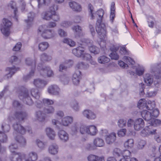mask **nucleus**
<instances>
[{
  "mask_svg": "<svg viewBox=\"0 0 161 161\" xmlns=\"http://www.w3.org/2000/svg\"><path fill=\"white\" fill-rule=\"evenodd\" d=\"M35 116L37 119L40 121L42 122L45 120V114L42 111H36Z\"/></svg>",
  "mask_w": 161,
  "mask_h": 161,
  "instance_id": "nucleus-26",
  "label": "nucleus"
},
{
  "mask_svg": "<svg viewBox=\"0 0 161 161\" xmlns=\"http://www.w3.org/2000/svg\"><path fill=\"white\" fill-rule=\"evenodd\" d=\"M72 28L73 31L76 33V34L78 35V36H76V38H79L80 36H83L84 35V34L82 31L81 27L79 26L76 25L74 26Z\"/></svg>",
  "mask_w": 161,
  "mask_h": 161,
  "instance_id": "nucleus-27",
  "label": "nucleus"
},
{
  "mask_svg": "<svg viewBox=\"0 0 161 161\" xmlns=\"http://www.w3.org/2000/svg\"><path fill=\"white\" fill-rule=\"evenodd\" d=\"M3 24L0 28L1 31L3 35L5 36H8L10 33V28L12 23L8 20L6 19H3Z\"/></svg>",
  "mask_w": 161,
  "mask_h": 161,
  "instance_id": "nucleus-7",
  "label": "nucleus"
},
{
  "mask_svg": "<svg viewBox=\"0 0 161 161\" xmlns=\"http://www.w3.org/2000/svg\"><path fill=\"white\" fill-rule=\"evenodd\" d=\"M2 128L4 132H7L10 130V127L8 124H6L5 123H3L2 125Z\"/></svg>",
  "mask_w": 161,
  "mask_h": 161,
  "instance_id": "nucleus-53",
  "label": "nucleus"
},
{
  "mask_svg": "<svg viewBox=\"0 0 161 161\" xmlns=\"http://www.w3.org/2000/svg\"><path fill=\"white\" fill-rule=\"evenodd\" d=\"M113 154L115 157H119L122 154V152L120 149L115 148L114 149Z\"/></svg>",
  "mask_w": 161,
  "mask_h": 161,
  "instance_id": "nucleus-62",
  "label": "nucleus"
},
{
  "mask_svg": "<svg viewBox=\"0 0 161 161\" xmlns=\"http://www.w3.org/2000/svg\"><path fill=\"white\" fill-rule=\"evenodd\" d=\"M49 46L48 43L44 42L40 43L38 45V49L41 51H43L46 50Z\"/></svg>",
  "mask_w": 161,
  "mask_h": 161,
  "instance_id": "nucleus-33",
  "label": "nucleus"
},
{
  "mask_svg": "<svg viewBox=\"0 0 161 161\" xmlns=\"http://www.w3.org/2000/svg\"><path fill=\"white\" fill-rule=\"evenodd\" d=\"M46 132L47 136L50 139H54L56 134L53 129L50 127L47 128L46 129Z\"/></svg>",
  "mask_w": 161,
  "mask_h": 161,
  "instance_id": "nucleus-28",
  "label": "nucleus"
},
{
  "mask_svg": "<svg viewBox=\"0 0 161 161\" xmlns=\"http://www.w3.org/2000/svg\"><path fill=\"white\" fill-rule=\"evenodd\" d=\"M60 89L56 85H52L49 86L47 89L48 93L51 95L58 96L59 94Z\"/></svg>",
  "mask_w": 161,
  "mask_h": 161,
  "instance_id": "nucleus-11",
  "label": "nucleus"
},
{
  "mask_svg": "<svg viewBox=\"0 0 161 161\" xmlns=\"http://www.w3.org/2000/svg\"><path fill=\"white\" fill-rule=\"evenodd\" d=\"M79 40H80L81 43L83 44H86L89 46L91 45L92 44L93 42V41L91 40H90L88 39H86L84 38H79Z\"/></svg>",
  "mask_w": 161,
  "mask_h": 161,
  "instance_id": "nucleus-46",
  "label": "nucleus"
},
{
  "mask_svg": "<svg viewBox=\"0 0 161 161\" xmlns=\"http://www.w3.org/2000/svg\"><path fill=\"white\" fill-rule=\"evenodd\" d=\"M132 68L135 69L136 73V74L139 76L142 75L144 72V69L143 68H141L140 67H137L136 66H133Z\"/></svg>",
  "mask_w": 161,
  "mask_h": 161,
  "instance_id": "nucleus-41",
  "label": "nucleus"
},
{
  "mask_svg": "<svg viewBox=\"0 0 161 161\" xmlns=\"http://www.w3.org/2000/svg\"><path fill=\"white\" fill-rule=\"evenodd\" d=\"M88 67L87 65H85L82 62L78 63L76 66V67L78 69H84Z\"/></svg>",
  "mask_w": 161,
  "mask_h": 161,
  "instance_id": "nucleus-58",
  "label": "nucleus"
},
{
  "mask_svg": "<svg viewBox=\"0 0 161 161\" xmlns=\"http://www.w3.org/2000/svg\"><path fill=\"white\" fill-rule=\"evenodd\" d=\"M36 143L38 147L41 149H43L45 146V144L39 139L36 140Z\"/></svg>",
  "mask_w": 161,
  "mask_h": 161,
  "instance_id": "nucleus-51",
  "label": "nucleus"
},
{
  "mask_svg": "<svg viewBox=\"0 0 161 161\" xmlns=\"http://www.w3.org/2000/svg\"><path fill=\"white\" fill-rule=\"evenodd\" d=\"M141 135L143 136H148L150 135L147 126L143 130L141 131Z\"/></svg>",
  "mask_w": 161,
  "mask_h": 161,
  "instance_id": "nucleus-60",
  "label": "nucleus"
},
{
  "mask_svg": "<svg viewBox=\"0 0 161 161\" xmlns=\"http://www.w3.org/2000/svg\"><path fill=\"white\" fill-rule=\"evenodd\" d=\"M42 101L43 102V103H42V105L40 108L43 106V104L45 105H49L53 104L54 103L53 101L52 100L49 99H44L42 100Z\"/></svg>",
  "mask_w": 161,
  "mask_h": 161,
  "instance_id": "nucleus-55",
  "label": "nucleus"
},
{
  "mask_svg": "<svg viewBox=\"0 0 161 161\" xmlns=\"http://www.w3.org/2000/svg\"><path fill=\"white\" fill-rule=\"evenodd\" d=\"M151 71L155 80L154 81V85L157 87H158L161 83L160 79H161V64L157 65H154L152 67Z\"/></svg>",
  "mask_w": 161,
  "mask_h": 161,
  "instance_id": "nucleus-5",
  "label": "nucleus"
},
{
  "mask_svg": "<svg viewBox=\"0 0 161 161\" xmlns=\"http://www.w3.org/2000/svg\"><path fill=\"white\" fill-rule=\"evenodd\" d=\"M58 136L60 139L63 142H67L69 139L68 134L63 130H60L58 132Z\"/></svg>",
  "mask_w": 161,
  "mask_h": 161,
  "instance_id": "nucleus-15",
  "label": "nucleus"
},
{
  "mask_svg": "<svg viewBox=\"0 0 161 161\" xmlns=\"http://www.w3.org/2000/svg\"><path fill=\"white\" fill-rule=\"evenodd\" d=\"M145 82L148 86H150L153 82L152 76L149 74H146L144 77Z\"/></svg>",
  "mask_w": 161,
  "mask_h": 161,
  "instance_id": "nucleus-30",
  "label": "nucleus"
},
{
  "mask_svg": "<svg viewBox=\"0 0 161 161\" xmlns=\"http://www.w3.org/2000/svg\"><path fill=\"white\" fill-rule=\"evenodd\" d=\"M119 48V47L116 46H113L111 47L110 50L112 52L109 55V56L112 59L117 60L119 58V56L116 52Z\"/></svg>",
  "mask_w": 161,
  "mask_h": 161,
  "instance_id": "nucleus-16",
  "label": "nucleus"
},
{
  "mask_svg": "<svg viewBox=\"0 0 161 161\" xmlns=\"http://www.w3.org/2000/svg\"><path fill=\"white\" fill-rule=\"evenodd\" d=\"M58 146L56 144L53 143L49 146L48 151L50 154L55 155L58 153Z\"/></svg>",
  "mask_w": 161,
  "mask_h": 161,
  "instance_id": "nucleus-24",
  "label": "nucleus"
},
{
  "mask_svg": "<svg viewBox=\"0 0 161 161\" xmlns=\"http://www.w3.org/2000/svg\"><path fill=\"white\" fill-rule=\"evenodd\" d=\"M35 17V14L32 12L29 13L28 15V19L25 20V22L29 26H31L33 24L34 18Z\"/></svg>",
  "mask_w": 161,
  "mask_h": 161,
  "instance_id": "nucleus-23",
  "label": "nucleus"
},
{
  "mask_svg": "<svg viewBox=\"0 0 161 161\" xmlns=\"http://www.w3.org/2000/svg\"><path fill=\"white\" fill-rule=\"evenodd\" d=\"M69 5L70 8L74 11L80 12L82 10V8L81 5L75 2H70L69 3Z\"/></svg>",
  "mask_w": 161,
  "mask_h": 161,
  "instance_id": "nucleus-18",
  "label": "nucleus"
},
{
  "mask_svg": "<svg viewBox=\"0 0 161 161\" xmlns=\"http://www.w3.org/2000/svg\"><path fill=\"white\" fill-rule=\"evenodd\" d=\"M96 30L99 36L101 41L99 44L101 47L104 48L106 47V43L103 40L106 37V31L105 24L101 23V19L98 20L96 24Z\"/></svg>",
  "mask_w": 161,
  "mask_h": 161,
  "instance_id": "nucleus-2",
  "label": "nucleus"
},
{
  "mask_svg": "<svg viewBox=\"0 0 161 161\" xmlns=\"http://www.w3.org/2000/svg\"><path fill=\"white\" fill-rule=\"evenodd\" d=\"M33 83L36 87L39 88H42L44 87L47 84V82L41 79H37L34 80Z\"/></svg>",
  "mask_w": 161,
  "mask_h": 161,
  "instance_id": "nucleus-17",
  "label": "nucleus"
},
{
  "mask_svg": "<svg viewBox=\"0 0 161 161\" xmlns=\"http://www.w3.org/2000/svg\"><path fill=\"white\" fill-rule=\"evenodd\" d=\"M141 115L142 117L145 120L147 121H150L152 118L151 112L144 110L141 112Z\"/></svg>",
  "mask_w": 161,
  "mask_h": 161,
  "instance_id": "nucleus-22",
  "label": "nucleus"
},
{
  "mask_svg": "<svg viewBox=\"0 0 161 161\" xmlns=\"http://www.w3.org/2000/svg\"><path fill=\"white\" fill-rule=\"evenodd\" d=\"M51 0H37L39 8L42 7L43 5H48Z\"/></svg>",
  "mask_w": 161,
  "mask_h": 161,
  "instance_id": "nucleus-43",
  "label": "nucleus"
},
{
  "mask_svg": "<svg viewBox=\"0 0 161 161\" xmlns=\"http://www.w3.org/2000/svg\"><path fill=\"white\" fill-rule=\"evenodd\" d=\"M153 126L151 125L147 126L150 135H154L156 133V130L154 129Z\"/></svg>",
  "mask_w": 161,
  "mask_h": 161,
  "instance_id": "nucleus-57",
  "label": "nucleus"
},
{
  "mask_svg": "<svg viewBox=\"0 0 161 161\" xmlns=\"http://www.w3.org/2000/svg\"><path fill=\"white\" fill-rule=\"evenodd\" d=\"M73 120V118L72 117L68 116L63 118L62 119L61 123L55 119H53L52 122L53 125L58 127V125L60 124L65 126H68L72 123Z\"/></svg>",
  "mask_w": 161,
  "mask_h": 161,
  "instance_id": "nucleus-8",
  "label": "nucleus"
},
{
  "mask_svg": "<svg viewBox=\"0 0 161 161\" xmlns=\"http://www.w3.org/2000/svg\"><path fill=\"white\" fill-rule=\"evenodd\" d=\"M147 103V102L145 99H141L139 101L137 106L140 109H142L145 107L146 108Z\"/></svg>",
  "mask_w": 161,
  "mask_h": 161,
  "instance_id": "nucleus-40",
  "label": "nucleus"
},
{
  "mask_svg": "<svg viewBox=\"0 0 161 161\" xmlns=\"http://www.w3.org/2000/svg\"><path fill=\"white\" fill-rule=\"evenodd\" d=\"M83 115L89 119H94L96 118L95 114L91 110L88 109L85 110L83 112Z\"/></svg>",
  "mask_w": 161,
  "mask_h": 161,
  "instance_id": "nucleus-21",
  "label": "nucleus"
},
{
  "mask_svg": "<svg viewBox=\"0 0 161 161\" xmlns=\"http://www.w3.org/2000/svg\"><path fill=\"white\" fill-rule=\"evenodd\" d=\"M123 59L125 62L131 65H133L135 63L134 60L129 57L125 56L123 58Z\"/></svg>",
  "mask_w": 161,
  "mask_h": 161,
  "instance_id": "nucleus-48",
  "label": "nucleus"
},
{
  "mask_svg": "<svg viewBox=\"0 0 161 161\" xmlns=\"http://www.w3.org/2000/svg\"><path fill=\"white\" fill-rule=\"evenodd\" d=\"M52 59L51 56L47 55L46 53H43L40 56V59L43 62L50 61Z\"/></svg>",
  "mask_w": 161,
  "mask_h": 161,
  "instance_id": "nucleus-39",
  "label": "nucleus"
},
{
  "mask_svg": "<svg viewBox=\"0 0 161 161\" xmlns=\"http://www.w3.org/2000/svg\"><path fill=\"white\" fill-rule=\"evenodd\" d=\"M126 132V130L125 129H123L118 131V135L119 137H123L125 135Z\"/></svg>",
  "mask_w": 161,
  "mask_h": 161,
  "instance_id": "nucleus-64",
  "label": "nucleus"
},
{
  "mask_svg": "<svg viewBox=\"0 0 161 161\" xmlns=\"http://www.w3.org/2000/svg\"><path fill=\"white\" fill-rule=\"evenodd\" d=\"M13 127L15 131L14 133V135L15 136V140L22 146H25L26 143V141L25 138L22 136H16V132L21 134H25L26 129L20 124L16 123L13 124Z\"/></svg>",
  "mask_w": 161,
  "mask_h": 161,
  "instance_id": "nucleus-1",
  "label": "nucleus"
},
{
  "mask_svg": "<svg viewBox=\"0 0 161 161\" xmlns=\"http://www.w3.org/2000/svg\"><path fill=\"white\" fill-rule=\"evenodd\" d=\"M144 126V122L141 118H138L135 120L134 125L135 130L138 131L142 128Z\"/></svg>",
  "mask_w": 161,
  "mask_h": 161,
  "instance_id": "nucleus-14",
  "label": "nucleus"
},
{
  "mask_svg": "<svg viewBox=\"0 0 161 161\" xmlns=\"http://www.w3.org/2000/svg\"><path fill=\"white\" fill-rule=\"evenodd\" d=\"M126 123V120L123 119H121L119 120L118 122V125L120 127H123L125 126Z\"/></svg>",
  "mask_w": 161,
  "mask_h": 161,
  "instance_id": "nucleus-59",
  "label": "nucleus"
},
{
  "mask_svg": "<svg viewBox=\"0 0 161 161\" xmlns=\"http://www.w3.org/2000/svg\"><path fill=\"white\" fill-rule=\"evenodd\" d=\"M25 62L27 65L31 66L32 69L35 68L36 64L35 59L33 60L30 58H28L25 59Z\"/></svg>",
  "mask_w": 161,
  "mask_h": 161,
  "instance_id": "nucleus-32",
  "label": "nucleus"
},
{
  "mask_svg": "<svg viewBox=\"0 0 161 161\" xmlns=\"http://www.w3.org/2000/svg\"><path fill=\"white\" fill-rule=\"evenodd\" d=\"M58 9V6L56 4H53L49 8V10L53 13H56L55 11Z\"/></svg>",
  "mask_w": 161,
  "mask_h": 161,
  "instance_id": "nucleus-63",
  "label": "nucleus"
},
{
  "mask_svg": "<svg viewBox=\"0 0 161 161\" xmlns=\"http://www.w3.org/2000/svg\"><path fill=\"white\" fill-rule=\"evenodd\" d=\"M89 49L91 53L94 54H97L100 52L99 49L93 45H91L89 46Z\"/></svg>",
  "mask_w": 161,
  "mask_h": 161,
  "instance_id": "nucleus-44",
  "label": "nucleus"
},
{
  "mask_svg": "<svg viewBox=\"0 0 161 161\" xmlns=\"http://www.w3.org/2000/svg\"><path fill=\"white\" fill-rule=\"evenodd\" d=\"M20 99L22 100L25 103L31 105L34 103V101L31 97L29 92L26 88L22 87L18 91Z\"/></svg>",
  "mask_w": 161,
  "mask_h": 161,
  "instance_id": "nucleus-3",
  "label": "nucleus"
},
{
  "mask_svg": "<svg viewBox=\"0 0 161 161\" xmlns=\"http://www.w3.org/2000/svg\"><path fill=\"white\" fill-rule=\"evenodd\" d=\"M146 144V142L143 140L140 141L138 143L137 147L139 149H142Z\"/></svg>",
  "mask_w": 161,
  "mask_h": 161,
  "instance_id": "nucleus-61",
  "label": "nucleus"
},
{
  "mask_svg": "<svg viewBox=\"0 0 161 161\" xmlns=\"http://www.w3.org/2000/svg\"><path fill=\"white\" fill-rule=\"evenodd\" d=\"M161 123V121L160 120L153 118L149 123L153 126H156L159 125Z\"/></svg>",
  "mask_w": 161,
  "mask_h": 161,
  "instance_id": "nucleus-47",
  "label": "nucleus"
},
{
  "mask_svg": "<svg viewBox=\"0 0 161 161\" xmlns=\"http://www.w3.org/2000/svg\"><path fill=\"white\" fill-rule=\"evenodd\" d=\"M19 70V68H16L14 66L11 67L7 68L6 69V72L7 73L4 76V79H7L11 78L17 71Z\"/></svg>",
  "mask_w": 161,
  "mask_h": 161,
  "instance_id": "nucleus-12",
  "label": "nucleus"
},
{
  "mask_svg": "<svg viewBox=\"0 0 161 161\" xmlns=\"http://www.w3.org/2000/svg\"><path fill=\"white\" fill-rule=\"evenodd\" d=\"M18 148L17 145L15 143H12L9 146V148L10 152L12 153L15 152V151Z\"/></svg>",
  "mask_w": 161,
  "mask_h": 161,
  "instance_id": "nucleus-56",
  "label": "nucleus"
},
{
  "mask_svg": "<svg viewBox=\"0 0 161 161\" xmlns=\"http://www.w3.org/2000/svg\"><path fill=\"white\" fill-rule=\"evenodd\" d=\"M94 145L96 147H103L105 145L104 140L99 137H96L93 141Z\"/></svg>",
  "mask_w": 161,
  "mask_h": 161,
  "instance_id": "nucleus-25",
  "label": "nucleus"
},
{
  "mask_svg": "<svg viewBox=\"0 0 161 161\" xmlns=\"http://www.w3.org/2000/svg\"><path fill=\"white\" fill-rule=\"evenodd\" d=\"M134 146V141L133 139H130L125 142L124 146L126 148H129L133 147Z\"/></svg>",
  "mask_w": 161,
  "mask_h": 161,
  "instance_id": "nucleus-42",
  "label": "nucleus"
},
{
  "mask_svg": "<svg viewBox=\"0 0 161 161\" xmlns=\"http://www.w3.org/2000/svg\"><path fill=\"white\" fill-rule=\"evenodd\" d=\"M9 5L12 9H14V18L17 21L18 20V16L17 15L18 11L16 6V3L12 1L10 3Z\"/></svg>",
  "mask_w": 161,
  "mask_h": 161,
  "instance_id": "nucleus-31",
  "label": "nucleus"
},
{
  "mask_svg": "<svg viewBox=\"0 0 161 161\" xmlns=\"http://www.w3.org/2000/svg\"><path fill=\"white\" fill-rule=\"evenodd\" d=\"M71 108L75 111H78L80 109V107L78 102L76 100H74L70 103Z\"/></svg>",
  "mask_w": 161,
  "mask_h": 161,
  "instance_id": "nucleus-37",
  "label": "nucleus"
},
{
  "mask_svg": "<svg viewBox=\"0 0 161 161\" xmlns=\"http://www.w3.org/2000/svg\"><path fill=\"white\" fill-rule=\"evenodd\" d=\"M115 3L113 2L111 3V8H110V19L112 21V22H113V20L114 19L115 16Z\"/></svg>",
  "mask_w": 161,
  "mask_h": 161,
  "instance_id": "nucleus-35",
  "label": "nucleus"
},
{
  "mask_svg": "<svg viewBox=\"0 0 161 161\" xmlns=\"http://www.w3.org/2000/svg\"><path fill=\"white\" fill-rule=\"evenodd\" d=\"M10 159L11 161H20L22 160L20 154L18 153L12 155Z\"/></svg>",
  "mask_w": 161,
  "mask_h": 161,
  "instance_id": "nucleus-45",
  "label": "nucleus"
},
{
  "mask_svg": "<svg viewBox=\"0 0 161 161\" xmlns=\"http://www.w3.org/2000/svg\"><path fill=\"white\" fill-rule=\"evenodd\" d=\"M88 126L82 125L80 127V131L82 134H88Z\"/></svg>",
  "mask_w": 161,
  "mask_h": 161,
  "instance_id": "nucleus-50",
  "label": "nucleus"
},
{
  "mask_svg": "<svg viewBox=\"0 0 161 161\" xmlns=\"http://www.w3.org/2000/svg\"><path fill=\"white\" fill-rule=\"evenodd\" d=\"M54 108L51 106L48 107L44 109V112L47 114H53L54 113Z\"/></svg>",
  "mask_w": 161,
  "mask_h": 161,
  "instance_id": "nucleus-52",
  "label": "nucleus"
},
{
  "mask_svg": "<svg viewBox=\"0 0 161 161\" xmlns=\"http://www.w3.org/2000/svg\"><path fill=\"white\" fill-rule=\"evenodd\" d=\"M110 61V59L109 58L104 55L101 56L98 58V61L100 64L107 63Z\"/></svg>",
  "mask_w": 161,
  "mask_h": 161,
  "instance_id": "nucleus-36",
  "label": "nucleus"
},
{
  "mask_svg": "<svg viewBox=\"0 0 161 161\" xmlns=\"http://www.w3.org/2000/svg\"><path fill=\"white\" fill-rule=\"evenodd\" d=\"M96 127L94 125H90L88 126V134L91 136L95 135L97 132Z\"/></svg>",
  "mask_w": 161,
  "mask_h": 161,
  "instance_id": "nucleus-34",
  "label": "nucleus"
},
{
  "mask_svg": "<svg viewBox=\"0 0 161 161\" xmlns=\"http://www.w3.org/2000/svg\"><path fill=\"white\" fill-rule=\"evenodd\" d=\"M63 42L64 43L67 44L71 47H73L75 45V42L70 39L64 38Z\"/></svg>",
  "mask_w": 161,
  "mask_h": 161,
  "instance_id": "nucleus-49",
  "label": "nucleus"
},
{
  "mask_svg": "<svg viewBox=\"0 0 161 161\" xmlns=\"http://www.w3.org/2000/svg\"><path fill=\"white\" fill-rule=\"evenodd\" d=\"M88 8L89 13V15L91 17V19H93L95 17L97 18L98 17L99 19H97V22L98 20L100 19H101V23H102V19L104 13L103 10L102 9H100L98 10L95 14H94L93 12L94 11V8L93 6L90 3L88 4Z\"/></svg>",
  "mask_w": 161,
  "mask_h": 161,
  "instance_id": "nucleus-6",
  "label": "nucleus"
},
{
  "mask_svg": "<svg viewBox=\"0 0 161 161\" xmlns=\"http://www.w3.org/2000/svg\"><path fill=\"white\" fill-rule=\"evenodd\" d=\"M7 140V137L3 132L0 131V141L4 142H6Z\"/></svg>",
  "mask_w": 161,
  "mask_h": 161,
  "instance_id": "nucleus-54",
  "label": "nucleus"
},
{
  "mask_svg": "<svg viewBox=\"0 0 161 161\" xmlns=\"http://www.w3.org/2000/svg\"><path fill=\"white\" fill-rule=\"evenodd\" d=\"M31 94L32 97L36 100L35 102L36 103L37 107L40 108L42 105V102L39 100L40 98V93L38 89H32L31 91Z\"/></svg>",
  "mask_w": 161,
  "mask_h": 161,
  "instance_id": "nucleus-9",
  "label": "nucleus"
},
{
  "mask_svg": "<svg viewBox=\"0 0 161 161\" xmlns=\"http://www.w3.org/2000/svg\"><path fill=\"white\" fill-rule=\"evenodd\" d=\"M53 13L50 11H47L43 12L42 14V17L43 19L49 20L51 19Z\"/></svg>",
  "mask_w": 161,
  "mask_h": 161,
  "instance_id": "nucleus-29",
  "label": "nucleus"
},
{
  "mask_svg": "<svg viewBox=\"0 0 161 161\" xmlns=\"http://www.w3.org/2000/svg\"><path fill=\"white\" fill-rule=\"evenodd\" d=\"M37 69L40 70V73L41 75L43 76L47 75L48 77H52L54 75L53 71L49 67H42L41 68L40 66H38Z\"/></svg>",
  "mask_w": 161,
  "mask_h": 161,
  "instance_id": "nucleus-10",
  "label": "nucleus"
},
{
  "mask_svg": "<svg viewBox=\"0 0 161 161\" xmlns=\"http://www.w3.org/2000/svg\"><path fill=\"white\" fill-rule=\"evenodd\" d=\"M84 52V48L82 47L79 46L72 50L73 53L78 57H80Z\"/></svg>",
  "mask_w": 161,
  "mask_h": 161,
  "instance_id": "nucleus-20",
  "label": "nucleus"
},
{
  "mask_svg": "<svg viewBox=\"0 0 161 161\" xmlns=\"http://www.w3.org/2000/svg\"><path fill=\"white\" fill-rule=\"evenodd\" d=\"M47 28V27L45 25L40 26L37 31L38 34L41 35L45 39H50L54 37L55 35L54 31Z\"/></svg>",
  "mask_w": 161,
  "mask_h": 161,
  "instance_id": "nucleus-4",
  "label": "nucleus"
},
{
  "mask_svg": "<svg viewBox=\"0 0 161 161\" xmlns=\"http://www.w3.org/2000/svg\"><path fill=\"white\" fill-rule=\"evenodd\" d=\"M155 106V104L154 101L149 100L147 103L146 108L147 109L151 111L153 110Z\"/></svg>",
  "mask_w": 161,
  "mask_h": 161,
  "instance_id": "nucleus-38",
  "label": "nucleus"
},
{
  "mask_svg": "<svg viewBox=\"0 0 161 161\" xmlns=\"http://www.w3.org/2000/svg\"><path fill=\"white\" fill-rule=\"evenodd\" d=\"M14 116L19 120L23 121L27 119L28 114L24 111H17L15 113Z\"/></svg>",
  "mask_w": 161,
  "mask_h": 161,
  "instance_id": "nucleus-13",
  "label": "nucleus"
},
{
  "mask_svg": "<svg viewBox=\"0 0 161 161\" xmlns=\"http://www.w3.org/2000/svg\"><path fill=\"white\" fill-rule=\"evenodd\" d=\"M106 142L109 144L113 143L116 140V134L114 133H112L107 135L105 137Z\"/></svg>",
  "mask_w": 161,
  "mask_h": 161,
  "instance_id": "nucleus-19",
  "label": "nucleus"
}]
</instances>
